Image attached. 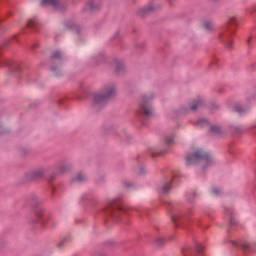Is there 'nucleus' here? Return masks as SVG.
<instances>
[{
	"label": "nucleus",
	"mask_w": 256,
	"mask_h": 256,
	"mask_svg": "<svg viewBox=\"0 0 256 256\" xmlns=\"http://www.w3.org/2000/svg\"><path fill=\"white\" fill-rule=\"evenodd\" d=\"M3 133V128H0V135Z\"/></svg>",
	"instance_id": "16"
},
{
	"label": "nucleus",
	"mask_w": 256,
	"mask_h": 256,
	"mask_svg": "<svg viewBox=\"0 0 256 256\" xmlns=\"http://www.w3.org/2000/svg\"><path fill=\"white\" fill-rule=\"evenodd\" d=\"M213 163V157L201 149L195 150L192 154L186 157V165H200L202 167H209Z\"/></svg>",
	"instance_id": "1"
},
{
	"label": "nucleus",
	"mask_w": 256,
	"mask_h": 256,
	"mask_svg": "<svg viewBox=\"0 0 256 256\" xmlns=\"http://www.w3.org/2000/svg\"><path fill=\"white\" fill-rule=\"evenodd\" d=\"M244 247L247 248V245H245Z\"/></svg>",
	"instance_id": "18"
},
{
	"label": "nucleus",
	"mask_w": 256,
	"mask_h": 256,
	"mask_svg": "<svg viewBox=\"0 0 256 256\" xmlns=\"http://www.w3.org/2000/svg\"><path fill=\"white\" fill-rule=\"evenodd\" d=\"M153 99H155V94L153 93L144 95L139 102L137 114L151 117L154 113Z\"/></svg>",
	"instance_id": "3"
},
{
	"label": "nucleus",
	"mask_w": 256,
	"mask_h": 256,
	"mask_svg": "<svg viewBox=\"0 0 256 256\" xmlns=\"http://www.w3.org/2000/svg\"><path fill=\"white\" fill-rule=\"evenodd\" d=\"M57 3H59V0H41V5H53L57 7Z\"/></svg>",
	"instance_id": "6"
},
{
	"label": "nucleus",
	"mask_w": 256,
	"mask_h": 256,
	"mask_svg": "<svg viewBox=\"0 0 256 256\" xmlns=\"http://www.w3.org/2000/svg\"><path fill=\"white\" fill-rule=\"evenodd\" d=\"M203 105V100L201 99H196L192 102L191 106H190V109L192 111H195V109H199V107H201Z\"/></svg>",
	"instance_id": "5"
},
{
	"label": "nucleus",
	"mask_w": 256,
	"mask_h": 256,
	"mask_svg": "<svg viewBox=\"0 0 256 256\" xmlns=\"http://www.w3.org/2000/svg\"><path fill=\"white\" fill-rule=\"evenodd\" d=\"M44 171L43 169L34 170L31 173H29L30 179H39V177H43Z\"/></svg>",
	"instance_id": "4"
},
{
	"label": "nucleus",
	"mask_w": 256,
	"mask_h": 256,
	"mask_svg": "<svg viewBox=\"0 0 256 256\" xmlns=\"http://www.w3.org/2000/svg\"><path fill=\"white\" fill-rule=\"evenodd\" d=\"M211 131L213 133H221V128L219 126H212Z\"/></svg>",
	"instance_id": "9"
},
{
	"label": "nucleus",
	"mask_w": 256,
	"mask_h": 256,
	"mask_svg": "<svg viewBox=\"0 0 256 256\" xmlns=\"http://www.w3.org/2000/svg\"><path fill=\"white\" fill-rule=\"evenodd\" d=\"M43 215H44L43 210H38V211L36 212V217H37L38 219H41V218L43 217Z\"/></svg>",
	"instance_id": "10"
},
{
	"label": "nucleus",
	"mask_w": 256,
	"mask_h": 256,
	"mask_svg": "<svg viewBox=\"0 0 256 256\" xmlns=\"http://www.w3.org/2000/svg\"><path fill=\"white\" fill-rule=\"evenodd\" d=\"M233 45V41L228 42V47H231Z\"/></svg>",
	"instance_id": "15"
},
{
	"label": "nucleus",
	"mask_w": 256,
	"mask_h": 256,
	"mask_svg": "<svg viewBox=\"0 0 256 256\" xmlns=\"http://www.w3.org/2000/svg\"><path fill=\"white\" fill-rule=\"evenodd\" d=\"M169 189H171V184H167L166 186H164L162 188V191H163V193H167V191H169Z\"/></svg>",
	"instance_id": "11"
},
{
	"label": "nucleus",
	"mask_w": 256,
	"mask_h": 256,
	"mask_svg": "<svg viewBox=\"0 0 256 256\" xmlns=\"http://www.w3.org/2000/svg\"><path fill=\"white\" fill-rule=\"evenodd\" d=\"M234 111H236L237 113H245V111H247V109H245V107H243V105L236 103L234 105Z\"/></svg>",
	"instance_id": "7"
},
{
	"label": "nucleus",
	"mask_w": 256,
	"mask_h": 256,
	"mask_svg": "<svg viewBox=\"0 0 256 256\" xmlns=\"http://www.w3.org/2000/svg\"><path fill=\"white\" fill-rule=\"evenodd\" d=\"M167 143H168V145H171V143H173V138H168Z\"/></svg>",
	"instance_id": "13"
},
{
	"label": "nucleus",
	"mask_w": 256,
	"mask_h": 256,
	"mask_svg": "<svg viewBox=\"0 0 256 256\" xmlns=\"http://www.w3.org/2000/svg\"><path fill=\"white\" fill-rule=\"evenodd\" d=\"M115 95H117V89L114 86L106 87L102 91L95 92L92 95V104L94 107H101V105H105L108 99L115 97Z\"/></svg>",
	"instance_id": "2"
},
{
	"label": "nucleus",
	"mask_w": 256,
	"mask_h": 256,
	"mask_svg": "<svg viewBox=\"0 0 256 256\" xmlns=\"http://www.w3.org/2000/svg\"><path fill=\"white\" fill-rule=\"evenodd\" d=\"M205 27H206L207 29H212L213 25H211V23H206V24H205Z\"/></svg>",
	"instance_id": "12"
},
{
	"label": "nucleus",
	"mask_w": 256,
	"mask_h": 256,
	"mask_svg": "<svg viewBox=\"0 0 256 256\" xmlns=\"http://www.w3.org/2000/svg\"><path fill=\"white\" fill-rule=\"evenodd\" d=\"M202 123H204V125H207V120H200L199 124L202 125Z\"/></svg>",
	"instance_id": "14"
},
{
	"label": "nucleus",
	"mask_w": 256,
	"mask_h": 256,
	"mask_svg": "<svg viewBox=\"0 0 256 256\" xmlns=\"http://www.w3.org/2000/svg\"><path fill=\"white\" fill-rule=\"evenodd\" d=\"M79 181H82V178H78Z\"/></svg>",
	"instance_id": "17"
},
{
	"label": "nucleus",
	"mask_w": 256,
	"mask_h": 256,
	"mask_svg": "<svg viewBox=\"0 0 256 256\" xmlns=\"http://www.w3.org/2000/svg\"><path fill=\"white\" fill-rule=\"evenodd\" d=\"M36 23H37V20L35 18H32V19L28 20L26 26L29 28L35 27Z\"/></svg>",
	"instance_id": "8"
}]
</instances>
